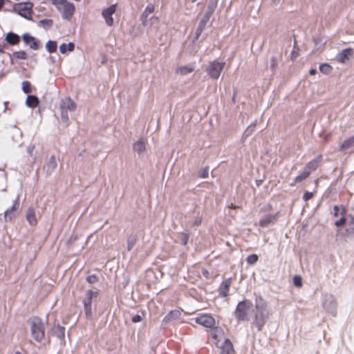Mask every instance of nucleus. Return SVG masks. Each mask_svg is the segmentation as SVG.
<instances>
[{"label": "nucleus", "instance_id": "f257e3e1", "mask_svg": "<svg viewBox=\"0 0 354 354\" xmlns=\"http://www.w3.org/2000/svg\"><path fill=\"white\" fill-rule=\"evenodd\" d=\"M255 314L254 322L255 325L260 329L266 323L270 315V310L266 302L261 298L256 299L255 302Z\"/></svg>", "mask_w": 354, "mask_h": 354}, {"label": "nucleus", "instance_id": "f03ea898", "mask_svg": "<svg viewBox=\"0 0 354 354\" xmlns=\"http://www.w3.org/2000/svg\"><path fill=\"white\" fill-rule=\"evenodd\" d=\"M31 335L34 339L37 342H41L45 335V328L42 320L34 317L28 320Z\"/></svg>", "mask_w": 354, "mask_h": 354}, {"label": "nucleus", "instance_id": "7ed1b4c3", "mask_svg": "<svg viewBox=\"0 0 354 354\" xmlns=\"http://www.w3.org/2000/svg\"><path fill=\"white\" fill-rule=\"evenodd\" d=\"M254 311V306L248 300H244L238 304L236 316L238 319H245Z\"/></svg>", "mask_w": 354, "mask_h": 354}, {"label": "nucleus", "instance_id": "20e7f679", "mask_svg": "<svg viewBox=\"0 0 354 354\" xmlns=\"http://www.w3.org/2000/svg\"><path fill=\"white\" fill-rule=\"evenodd\" d=\"M155 6L152 3L147 5L141 16L142 24L143 26H147L148 25H153L158 22V18L154 16L151 17L148 19L149 16L155 11Z\"/></svg>", "mask_w": 354, "mask_h": 354}, {"label": "nucleus", "instance_id": "39448f33", "mask_svg": "<svg viewBox=\"0 0 354 354\" xmlns=\"http://www.w3.org/2000/svg\"><path fill=\"white\" fill-rule=\"evenodd\" d=\"M212 336L214 339V344L218 348L225 346V343L232 344L231 342L226 338L225 333L221 328L216 327L212 330Z\"/></svg>", "mask_w": 354, "mask_h": 354}, {"label": "nucleus", "instance_id": "423d86ee", "mask_svg": "<svg viewBox=\"0 0 354 354\" xmlns=\"http://www.w3.org/2000/svg\"><path fill=\"white\" fill-rule=\"evenodd\" d=\"M225 62H211L207 68V72L208 75L214 80H217L225 66Z\"/></svg>", "mask_w": 354, "mask_h": 354}, {"label": "nucleus", "instance_id": "0eeeda50", "mask_svg": "<svg viewBox=\"0 0 354 354\" xmlns=\"http://www.w3.org/2000/svg\"><path fill=\"white\" fill-rule=\"evenodd\" d=\"M75 102L70 98H66L62 100L60 104V108L62 110V118L65 121L68 120V116L67 114L68 111H74L75 110Z\"/></svg>", "mask_w": 354, "mask_h": 354}, {"label": "nucleus", "instance_id": "6e6552de", "mask_svg": "<svg viewBox=\"0 0 354 354\" xmlns=\"http://www.w3.org/2000/svg\"><path fill=\"white\" fill-rule=\"evenodd\" d=\"M32 7L30 3H21L14 6L13 9L20 16L27 19H31L32 17Z\"/></svg>", "mask_w": 354, "mask_h": 354}, {"label": "nucleus", "instance_id": "1a4fd4ad", "mask_svg": "<svg viewBox=\"0 0 354 354\" xmlns=\"http://www.w3.org/2000/svg\"><path fill=\"white\" fill-rule=\"evenodd\" d=\"M353 50L352 48H346L336 55V60L340 63L345 64L353 58Z\"/></svg>", "mask_w": 354, "mask_h": 354}, {"label": "nucleus", "instance_id": "9d476101", "mask_svg": "<svg viewBox=\"0 0 354 354\" xmlns=\"http://www.w3.org/2000/svg\"><path fill=\"white\" fill-rule=\"evenodd\" d=\"M115 12V5H112L109 8L104 9L102 12V15L105 19L106 24L109 26H111L113 24V18L112 15Z\"/></svg>", "mask_w": 354, "mask_h": 354}, {"label": "nucleus", "instance_id": "9b49d317", "mask_svg": "<svg viewBox=\"0 0 354 354\" xmlns=\"http://www.w3.org/2000/svg\"><path fill=\"white\" fill-rule=\"evenodd\" d=\"M97 295V292H94L93 290H88L87 292V300H85L84 301V308L86 315L87 317L91 316V303H92V299Z\"/></svg>", "mask_w": 354, "mask_h": 354}, {"label": "nucleus", "instance_id": "f8f14e48", "mask_svg": "<svg viewBox=\"0 0 354 354\" xmlns=\"http://www.w3.org/2000/svg\"><path fill=\"white\" fill-rule=\"evenodd\" d=\"M196 322L205 327H212L215 324L214 319L208 315H203L197 317Z\"/></svg>", "mask_w": 354, "mask_h": 354}, {"label": "nucleus", "instance_id": "ddd939ff", "mask_svg": "<svg viewBox=\"0 0 354 354\" xmlns=\"http://www.w3.org/2000/svg\"><path fill=\"white\" fill-rule=\"evenodd\" d=\"M344 214H345V210L343 207H337V206L334 207V212H333L334 216H336V217H337L339 216H341L339 220L335 221V225L336 226L339 227V226H342L344 225V223L345 222Z\"/></svg>", "mask_w": 354, "mask_h": 354}, {"label": "nucleus", "instance_id": "4468645a", "mask_svg": "<svg viewBox=\"0 0 354 354\" xmlns=\"http://www.w3.org/2000/svg\"><path fill=\"white\" fill-rule=\"evenodd\" d=\"M194 70L192 64L180 66L176 69V73L178 75L183 76L192 73Z\"/></svg>", "mask_w": 354, "mask_h": 354}, {"label": "nucleus", "instance_id": "2eb2a0df", "mask_svg": "<svg viewBox=\"0 0 354 354\" xmlns=\"http://www.w3.org/2000/svg\"><path fill=\"white\" fill-rule=\"evenodd\" d=\"M23 39L24 42L29 45V46L34 49L37 50L39 48V45L37 42V41L35 39L34 37H32L31 35H30L28 33H25L23 35Z\"/></svg>", "mask_w": 354, "mask_h": 354}, {"label": "nucleus", "instance_id": "dca6fc26", "mask_svg": "<svg viewBox=\"0 0 354 354\" xmlns=\"http://www.w3.org/2000/svg\"><path fill=\"white\" fill-rule=\"evenodd\" d=\"M327 41V39L324 36H318L314 39L315 49L316 50H322Z\"/></svg>", "mask_w": 354, "mask_h": 354}, {"label": "nucleus", "instance_id": "f3484780", "mask_svg": "<svg viewBox=\"0 0 354 354\" xmlns=\"http://www.w3.org/2000/svg\"><path fill=\"white\" fill-rule=\"evenodd\" d=\"M231 279H227L223 281L220 287V292L223 297H226L228 295L230 286H231Z\"/></svg>", "mask_w": 354, "mask_h": 354}, {"label": "nucleus", "instance_id": "a211bd4d", "mask_svg": "<svg viewBox=\"0 0 354 354\" xmlns=\"http://www.w3.org/2000/svg\"><path fill=\"white\" fill-rule=\"evenodd\" d=\"M26 219L30 225H35L37 224V219L35 217V210L32 207L28 209L26 214Z\"/></svg>", "mask_w": 354, "mask_h": 354}, {"label": "nucleus", "instance_id": "6ab92c4d", "mask_svg": "<svg viewBox=\"0 0 354 354\" xmlns=\"http://www.w3.org/2000/svg\"><path fill=\"white\" fill-rule=\"evenodd\" d=\"M6 40L10 44L15 45L19 43V37L15 33L9 32L6 36Z\"/></svg>", "mask_w": 354, "mask_h": 354}, {"label": "nucleus", "instance_id": "aec40b11", "mask_svg": "<svg viewBox=\"0 0 354 354\" xmlns=\"http://www.w3.org/2000/svg\"><path fill=\"white\" fill-rule=\"evenodd\" d=\"M323 306L330 313H333L335 308V303L332 298L326 299Z\"/></svg>", "mask_w": 354, "mask_h": 354}, {"label": "nucleus", "instance_id": "412c9836", "mask_svg": "<svg viewBox=\"0 0 354 354\" xmlns=\"http://www.w3.org/2000/svg\"><path fill=\"white\" fill-rule=\"evenodd\" d=\"M75 45L72 42L68 44H62L59 46V51L62 54H65L66 52H71L74 50Z\"/></svg>", "mask_w": 354, "mask_h": 354}, {"label": "nucleus", "instance_id": "4be33fe9", "mask_svg": "<svg viewBox=\"0 0 354 354\" xmlns=\"http://www.w3.org/2000/svg\"><path fill=\"white\" fill-rule=\"evenodd\" d=\"M145 148H146L145 142L142 139H140L136 142H135L133 145V149L139 153L143 152L145 150Z\"/></svg>", "mask_w": 354, "mask_h": 354}, {"label": "nucleus", "instance_id": "5701e85b", "mask_svg": "<svg viewBox=\"0 0 354 354\" xmlns=\"http://www.w3.org/2000/svg\"><path fill=\"white\" fill-rule=\"evenodd\" d=\"M26 103L29 107H35L39 103L38 98L34 95H28L26 98Z\"/></svg>", "mask_w": 354, "mask_h": 354}, {"label": "nucleus", "instance_id": "b1692460", "mask_svg": "<svg viewBox=\"0 0 354 354\" xmlns=\"http://www.w3.org/2000/svg\"><path fill=\"white\" fill-rule=\"evenodd\" d=\"M19 207V198H17L14 205H12L10 209H7L4 212V219L5 221L11 220V217L9 216V214L11 211H15Z\"/></svg>", "mask_w": 354, "mask_h": 354}, {"label": "nucleus", "instance_id": "393cba45", "mask_svg": "<svg viewBox=\"0 0 354 354\" xmlns=\"http://www.w3.org/2000/svg\"><path fill=\"white\" fill-rule=\"evenodd\" d=\"M225 346L220 348L221 354H234L232 344L225 343Z\"/></svg>", "mask_w": 354, "mask_h": 354}, {"label": "nucleus", "instance_id": "a878e982", "mask_svg": "<svg viewBox=\"0 0 354 354\" xmlns=\"http://www.w3.org/2000/svg\"><path fill=\"white\" fill-rule=\"evenodd\" d=\"M64 328L61 326H57L53 328L55 335L61 339L64 338Z\"/></svg>", "mask_w": 354, "mask_h": 354}, {"label": "nucleus", "instance_id": "bb28decb", "mask_svg": "<svg viewBox=\"0 0 354 354\" xmlns=\"http://www.w3.org/2000/svg\"><path fill=\"white\" fill-rule=\"evenodd\" d=\"M274 220V218L273 216H266L259 221V225L263 227H266L270 223H272Z\"/></svg>", "mask_w": 354, "mask_h": 354}, {"label": "nucleus", "instance_id": "cd10ccee", "mask_svg": "<svg viewBox=\"0 0 354 354\" xmlns=\"http://www.w3.org/2000/svg\"><path fill=\"white\" fill-rule=\"evenodd\" d=\"M319 71L325 75H328L332 72L333 67L328 64H322L319 66Z\"/></svg>", "mask_w": 354, "mask_h": 354}, {"label": "nucleus", "instance_id": "c85d7f7f", "mask_svg": "<svg viewBox=\"0 0 354 354\" xmlns=\"http://www.w3.org/2000/svg\"><path fill=\"white\" fill-rule=\"evenodd\" d=\"M180 315V313L178 310L171 311L165 318V321L169 322L173 319H176Z\"/></svg>", "mask_w": 354, "mask_h": 354}, {"label": "nucleus", "instance_id": "c756f323", "mask_svg": "<svg viewBox=\"0 0 354 354\" xmlns=\"http://www.w3.org/2000/svg\"><path fill=\"white\" fill-rule=\"evenodd\" d=\"M46 48L49 53L55 52L57 50V43L53 41H48L46 44Z\"/></svg>", "mask_w": 354, "mask_h": 354}, {"label": "nucleus", "instance_id": "7c9ffc66", "mask_svg": "<svg viewBox=\"0 0 354 354\" xmlns=\"http://www.w3.org/2000/svg\"><path fill=\"white\" fill-rule=\"evenodd\" d=\"M310 171H304L298 175L295 179V183H299L305 180L310 174Z\"/></svg>", "mask_w": 354, "mask_h": 354}, {"label": "nucleus", "instance_id": "2f4dec72", "mask_svg": "<svg viewBox=\"0 0 354 354\" xmlns=\"http://www.w3.org/2000/svg\"><path fill=\"white\" fill-rule=\"evenodd\" d=\"M13 56L18 59H26L28 57L26 53L23 50L14 53Z\"/></svg>", "mask_w": 354, "mask_h": 354}, {"label": "nucleus", "instance_id": "473e14b6", "mask_svg": "<svg viewBox=\"0 0 354 354\" xmlns=\"http://www.w3.org/2000/svg\"><path fill=\"white\" fill-rule=\"evenodd\" d=\"M136 243V237L135 236H130L127 240V248L131 250Z\"/></svg>", "mask_w": 354, "mask_h": 354}, {"label": "nucleus", "instance_id": "72a5a7b5", "mask_svg": "<svg viewBox=\"0 0 354 354\" xmlns=\"http://www.w3.org/2000/svg\"><path fill=\"white\" fill-rule=\"evenodd\" d=\"M218 0H211L209 4V15H211L216 9Z\"/></svg>", "mask_w": 354, "mask_h": 354}, {"label": "nucleus", "instance_id": "f704fd0d", "mask_svg": "<svg viewBox=\"0 0 354 354\" xmlns=\"http://www.w3.org/2000/svg\"><path fill=\"white\" fill-rule=\"evenodd\" d=\"M258 261V257L257 254L249 255L247 258V262L249 264H254Z\"/></svg>", "mask_w": 354, "mask_h": 354}, {"label": "nucleus", "instance_id": "c9c22d12", "mask_svg": "<svg viewBox=\"0 0 354 354\" xmlns=\"http://www.w3.org/2000/svg\"><path fill=\"white\" fill-rule=\"evenodd\" d=\"M145 315L144 312L141 313V315H135L132 317V322L133 323H138L142 320V317Z\"/></svg>", "mask_w": 354, "mask_h": 354}, {"label": "nucleus", "instance_id": "e433bc0d", "mask_svg": "<svg viewBox=\"0 0 354 354\" xmlns=\"http://www.w3.org/2000/svg\"><path fill=\"white\" fill-rule=\"evenodd\" d=\"M22 89L26 93H30V84L28 82L25 81L22 83Z\"/></svg>", "mask_w": 354, "mask_h": 354}, {"label": "nucleus", "instance_id": "4c0bfd02", "mask_svg": "<svg viewBox=\"0 0 354 354\" xmlns=\"http://www.w3.org/2000/svg\"><path fill=\"white\" fill-rule=\"evenodd\" d=\"M293 283L297 287H301L302 285V280L299 276H295L293 278Z\"/></svg>", "mask_w": 354, "mask_h": 354}, {"label": "nucleus", "instance_id": "58836bf2", "mask_svg": "<svg viewBox=\"0 0 354 354\" xmlns=\"http://www.w3.org/2000/svg\"><path fill=\"white\" fill-rule=\"evenodd\" d=\"M353 142L351 140H346L345 141L342 145H341V150H345L348 147H351L352 145Z\"/></svg>", "mask_w": 354, "mask_h": 354}, {"label": "nucleus", "instance_id": "ea45409f", "mask_svg": "<svg viewBox=\"0 0 354 354\" xmlns=\"http://www.w3.org/2000/svg\"><path fill=\"white\" fill-rule=\"evenodd\" d=\"M13 133L15 134V136L16 137V139H15L16 140H18L21 138V133L19 131V129H18L17 128H14Z\"/></svg>", "mask_w": 354, "mask_h": 354}, {"label": "nucleus", "instance_id": "a19ab883", "mask_svg": "<svg viewBox=\"0 0 354 354\" xmlns=\"http://www.w3.org/2000/svg\"><path fill=\"white\" fill-rule=\"evenodd\" d=\"M313 197V193H310V192H306L304 194V201H308L309 200L310 198H311Z\"/></svg>", "mask_w": 354, "mask_h": 354}, {"label": "nucleus", "instance_id": "79ce46f5", "mask_svg": "<svg viewBox=\"0 0 354 354\" xmlns=\"http://www.w3.org/2000/svg\"><path fill=\"white\" fill-rule=\"evenodd\" d=\"M50 166L52 167L53 169H54L56 166V161L54 157H51L50 162H49Z\"/></svg>", "mask_w": 354, "mask_h": 354}, {"label": "nucleus", "instance_id": "37998d69", "mask_svg": "<svg viewBox=\"0 0 354 354\" xmlns=\"http://www.w3.org/2000/svg\"><path fill=\"white\" fill-rule=\"evenodd\" d=\"M309 167L311 170L315 169L317 167V162H311L309 165Z\"/></svg>", "mask_w": 354, "mask_h": 354}, {"label": "nucleus", "instance_id": "c03bdc74", "mask_svg": "<svg viewBox=\"0 0 354 354\" xmlns=\"http://www.w3.org/2000/svg\"><path fill=\"white\" fill-rule=\"evenodd\" d=\"M316 73H317V70H316V69H315V68H312V69H310V70L309 71V73H310V75H315L316 74Z\"/></svg>", "mask_w": 354, "mask_h": 354}, {"label": "nucleus", "instance_id": "a18cd8bd", "mask_svg": "<svg viewBox=\"0 0 354 354\" xmlns=\"http://www.w3.org/2000/svg\"><path fill=\"white\" fill-rule=\"evenodd\" d=\"M3 3H4V1L3 0H0V9L3 7Z\"/></svg>", "mask_w": 354, "mask_h": 354}, {"label": "nucleus", "instance_id": "49530a36", "mask_svg": "<svg viewBox=\"0 0 354 354\" xmlns=\"http://www.w3.org/2000/svg\"><path fill=\"white\" fill-rule=\"evenodd\" d=\"M203 273L205 277H207L208 272L207 270H203Z\"/></svg>", "mask_w": 354, "mask_h": 354}, {"label": "nucleus", "instance_id": "de8ad7c7", "mask_svg": "<svg viewBox=\"0 0 354 354\" xmlns=\"http://www.w3.org/2000/svg\"><path fill=\"white\" fill-rule=\"evenodd\" d=\"M187 236H185V239H184V241H183V243H184V245H186V244H187Z\"/></svg>", "mask_w": 354, "mask_h": 354}, {"label": "nucleus", "instance_id": "09e8293b", "mask_svg": "<svg viewBox=\"0 0 354 354\" xmlns=\"http://www.w3.org/2000/svg\"><path fill=\"white\" fill-rule=\"evenodd\" d=\"M92 279V277H89L88 278V280L89 282H92L93 281V279Z\"/></svg>", "mask_w": 354, "mask_h": 354}, {"label": "nucleus", "instance_id": "8fccbe9b", "mask_svg": "<svg viewBox=\"0 0 354 354\" xmlns=\"http://www.w3.org/2000/svg\"><path fill=\"white\" fill-rule=\"evenodd\" d=\"M201 176L203 178H206L207 177V174H201Z\"/></svg>", "mask_w": 354, "mask_h": 354}, {"label": "nucleus", "instance_id": "3c124183", "mask_svg": "<svg viewBox=\"0 0 354 354\" xmlns=\"http://www.w3.org/2000/svg\"><path fill=\"white\" fill-rule=\"evenodd\" d=\"M197 0H192V2H196Z\"/></svg>", "mask_w": 354, "mask_h": 354}, {"label": "nucleus", "instance_id": "603ef678", "mask_svg": "<svg viewBox=\"0 0 354 354\" xmlns=\"http://www.w3.org/2000/svg\"><path fill=\"white\" fill-rule=\"evenodd\" d=\"M16 354H21V353L17 352V353H16Z\"/></svg>", "mask_w": 354, "mask_h": 354}]
</instances>
